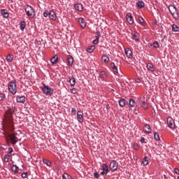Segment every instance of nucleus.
Wrapping results in <instances>:
<instances>
[{
	"label": "nucleus",
	"mask_w": 179,
	"mask_h": 179,
	"mask_svg": "<svg viewBox=\"0 0 179 179\" xmlns=\"http://www.w3.org/2000/svg\"><path fill=\"white\" fill-rule=\"evenodd\" d=\"M13 110L12 108H8L5 113V120L6 122V127L8 131L13 132L15 131L14 124H13Z\"/></svg>",
	"instance_id": "1"
},
{
	"label": "nucleus",
	"mask_w": 179,
	"mask_h": 179,
	"mask_svg": "<svg viewBox=\"0 0 179 179\" xmlns=\"http://www.w3.org/2000/svg\"><path fill=\"white\" fill-rule=\"evenodd\" d=\"M8 90L13 95L17 94V87L16 80H12V81H9V83H8Z\"/></svg>",
	"instance_id": "2"
},
{
	"label": "nucleus",
	"mask_w": 179,
	"mask_h": 179,
	"mask_svg": "<svg viewBox=\"0 0 179 179\" xmlns=\"http://www.w3.org/2000/svg\"><path fill=\"white\" fill-rule=\"evenodd\" d=\"M170 14L173 17L175 20H179V12L178 9H177V7L173 4H170L168 8Z\"/></svg>",
	"instance_id": "3"
},
{
	"label": "nucleus",
	"mask_w": 179,
	"mask_h": 179,
	"mask_svg": "<svg viewBox=\"0 0 179 179\" xmlns=\"http://www.w3.org/2000/svg\"><path fill=\"white\" fill-rule=\"evenodd\" d=\"M3 135L7 142L9 141H11L12 145H15L18 143V138L15 134H7L6 135L5 133H3Z\"/></svg>",
	"instance_id": "4"
},
{
	"label": "nucleus",
	"mask_w": 179,
	"mask_h": 179,
	"mask_svg": "<svg viewBox=\"0 0 179 179\" xmlns=\"http://www.w3.org/2000/svg\"><path fill=\"white\" fill-rule=\"evenodd\" d=\"M24 11L28 17L33 19L36 16V12L34 7L29 4L26 5L24 7Z\"/></svg>",
	"instance_id": "5"
},
{
	"label": "nucleus",
	"mask_w": 179,
	"mask_h": 179,
	"mask_svg": "<svg viewBox=\"0 0 179 179\" xmlns=\"http://www.w3.org/2000/svg\"><path fill=\"white\" fill-rule=\"evenodd\" d=\"M42 86L41 87V90L43 92L46 96H52L54 94V89L51 88L50 87L46 85L44 83H42Z\"/></svg>",
	"instance_id": "6"
},
{
	"label": "nucleus",
	"mask_w": 179,
	"mask_h": 179,
	"mask_svg": "<svg viewBox=\"0 0 179 179\" xmlns=\"http://www.w3.org/2000/svg\"><path fill=\"white\" fill-rule=\"evenodd\" d=\"M167 124L169 128L173 131L177 128V127H176V122H174V120L171 117L167 118Z\"/></svg>",
	"instance_id": "7"
},
{
	"label": "nucleus",
	"mask_w": 179,
	"mask_h": 179,
	"mask_svg": "<svg viewBox=\"0 0 179 179\" xmlns=\"http://www.w3.org/2000/svg\"><path fill=\"white\" fill-rule=\"evenodd\" d=\"M119 166L118 162H116L115 160H113V162H110V169L112 171H115L117 170Z\"/></svg>",
	"instance_id": "8"
},
{
	"label": "nucleus",
	"mask_w": 179,
	"mask_h": 179,
	"mask_svg": "<svg viewBox=\"0 0 179 179\" xmlns=\"http://www.w3.org/2000/svg\"><path fill=\"white\" fill-rule=\"evenodd\" d=\"M9 166H10L11 171L14 174L21 173V172H20L21 170L17 165L10 164Z\"/></svg>",
	"instance_id": "9"
},
{
	"label": "nucleus",
	"mask_w": 179,
	"mask_h": 179,
	"mask_svg": "<svg viewBox=\"0 0 179 179\" xmlns=\"http://www.w3.org/2000/svg\"><path fill=\"white\" fill-rule=\"evenodd\" d=\"M99 78L101 81H106L108 78V74L106 71H100Z\"/></svg>",
	"instance_id": "10"
},
{
	"label": "nucleus",
	"mask_w": 179,
	"mask_h": 179,
	"mask_svg": "<svg viewBox=\"0 0 179 179\" xmlns=\"http://www.w3.org/2000/svg\"><path fill=\"white\" fill-rule=\"evenodd\" d=\"M126 20L129 24H133L134 23V18L132 14H127Z\"/></svg>",
	"instance_id": "11"
},
{
	"label": "nucleus",
	"mask_w": 179,
	"mask_h": 179,
	"mask_svg": "<svg viewBox=\"0 0 179 179\" xmlns=\"http://www.w3.org/2000/svg\"><path fill=\"white\" fill-rule=\"evenodd\" d=\"M67 65L69 66H73V64H74V58L73 57V56H71V55H68L67 56Z\"/></svg>",
	"instance_id": "12"
},
{
	"label": "nucleus",
	"mask_w": 179,
	"mask_h": 179,
	"mask_svg": "<svg viewBox=\"0 0 179 179\" xmlns=\"http://www.w3.org/2000/svg\"><path fill=\"white\" fill-rule=\"evenodd\" d=\"M77 120L80 123H83L84 117H83V113L82 111H78V113H77Z\"/></svg>",
	"instance_id": "13"
},
{
	"label": "nucleus",
	"mask_w": 179,
	"mask_h": 179,
	"mask_svg": "<svg viewBox=\"0 0 179 179\" xmlns=\"http://www.w3.org/2000/svg\"><path fill=\"white\" fill-rule=\"evenodd\" d=\"M49 18L54 21L57 20V14L53 10L49 11Z\"/></svg>",
	"instance_id": "14"
},
{
	"label": "nucleus",
	"mask_w": 179,
	"mask_h": 179,
	"mask_svg": "<svg viewBox=\"0 0 179 179\" xmlns=\"http://www.w3.org/2000/svg\"><path fill=\"white\" fill-rule=\"evenodd\" d=\"M74 8L76 10L82 12L84 9V6L81 3H76L74 5Z\"/></svg>",
	"instance_id": "15"
},
{
	"label": "nucleus",
	"mask_w": 179,
	"mask_h": 179,
	"mask_svg": "<svg viewBox=\"0 0 179 179\" xmlns=\"http://www.w3.org/2000/svg\"><path fill=\"white\" fill-rule=\"evenodd\" d=\"M101 168H102L103 171L101 172V175L103 176L105 174L108 173L109 169H108V166L106 164H103Z\"/></svg>",
	"instance_id": "16"
},
{
	"label": "nucleus",
	"mask_w": 179,
	"mask_h": 179,
	"mask_svg": "<svg viewBox=\"0 0 179 179\" xmlns=\"http://www.w3.org/2000/svg\"><path fill=\"white\" fill-rule=\"evenodd\" d=\"M124 52L127 58L131 59L133 57V52L129 49V48H127Z\"/></svg>",
	"instance_id": "17"
},
{
	"label": "nucleus",
	"mask_w": 179,
	"mask_h": 179,
	"mask_svg": "<svg viewBox=\"0 0 179 179\" xmlns=\"http://www.w3.org/2000/svg\"><path fill=\"white\" fill-rule=\"evenodd\" d=\"M1 15L3 18H8V17H9V13L7 11L6 9L2 8V9L1 10Z\"/></svg>",
	"instance_id": "18"
},
{
	"label": "nucleus",
	"mask_w": 179,
	"mask_h": 179,
	"mask_svg": "<svg viewBox=\"0 0 179 179\" xmlns=\"http://www.w3.org/2000/svg\"><path fill=\"white\" fill-rule=\"evenodd\" d=\"M110 67L114 74H118V67L115 63H110Z\"/></svg>",
	"instance_id": "19"
},
{
	"label": "nucleus",
	"mask_w": 179,
	"mask_h": 179,
	"mask_svg": "<svg viewBox=\"0 0 179 179\" xmlns=\"http://www.w3.org/2000/svg\"><path fill=\"white\" fill-rule=\"evenodd\" d=\"M78 23L81 28H85L87 25L86 21L84 20V18H78Z\"/></svg>",
	"instance_id": "20"
},
{
	"label": "nucleus",
	"mask_w": 179,
	"mask_h": 179,
	"mask_svg": "<svg viewBox=\"0 0 179 179\" xmlns=\"http://www.w3.org/2000/svg\"><path fill=\"white\" fill-rule=\"evenodd\" d=\"M136 6L138 8L142 9L145 6V2L143 0H138L136 2Z\"/></svg>",
	"instance_id": "21"
},
{
	"label": "nucleus",
	"mask_w": 179,
	"mask_h": 179,
	"mask_svg": "<svg viewBox=\"0 0 179 179\" xmlns=\"http://www.w3.org/2000/svg\"><path fill=\"white\" fill-rule=\"evenodd\" d=\"M131 36L134 38L135 41H139L140 34L138 32H132Z\"/></svg>",
	"instance_id": "22"
},
{
	"label": "nucleus",
	"mask_w": 179,
	"mask_h": 179,
	"mask_svg": "<svg viewBox=\"0 0 179 179\" xmlns=\"http://www.w3.org/2000/svg\"><path fill=\"white\" fill-rule=\"evenodd\" d=\"M16 101L18 103H24L25 101H26V98H25V96H18L16 97Z\"/></svg>",
	"instance_id": "23"
},
{
	"label": "nucleus",
	"mask_w": 179,
	"mask_h": 179,
	"mask_svg": "<svg viewBox=\"0 0 179 179\" xmlns=\"http://www.w3.org/2000/svg\"><path fill=\"white\" fill-rule=\"evenodd\" d=\"M146 67L149 71H150V72L155 71V66H153V64H152V63H148Z\"/></svg>",
	"instance_id": "24"
},
{
	"label": "nucleus",
	"mask_w": 179,
	"mask_h": 179,
	"mask_svg": "<svg viewBox=\"0 0 179 179\" xmlns=\"http://www.w3.org/2000/svg\"><path fill=\"white\" fill-rule=\"evenodd\" d=\"M58 56L57 55H55V56H53V57L51 58L50 59V62L52 64H56L57 62H58Z\"/></svg>",
	"instance_id": "25"
},
{
	"label": "nucleus",
	"mask_w": 179,
	"mask_h": 179,
	"mask_svg": "<svg viewBox=\"0 0 179 179\" xmlns=\"http://www.w3.org/2000/svg\"><path fill=\"white\" fill-rule=\"evenodd\" d=\"M145 133H147V134H150V133H152V128L150 127V125H149V124H145Z\"/></svg>",
	"instance_id": "26"
},
{
	"label": "nucleus",
	"mask_w": 179,
	"mask_h": 179,
	"mask_svg": "<svg viewBox=\"0 0 179 179\" xmlns=\"http://www.w3.org/2000/svg\"><path fill=\"white\" fill-rule=\"evenodd\" d=\"M69 83L71 87H73L76 84V80L75 77H71V78L69 79Z\"/></svg>",
	"instance_id": "27"
},
{
	"label": "nucleus",
	"mask_w": 179,
	"mask_h": 179,
	"mask_svg": "<svg viewBox=\"0 0 179 179\" xmlns=\"http://www.w3.org/2000/svg\"><path fill=\"white\" fill-rule=\"evenodd\" d=\"M96 49V46L92 45V46H89L87 48V52L89 53H92Z\"/></svg>",
	"instance_id": "28"
},
{
	"label": "nucleus",
	"mask_w": 179,
	"mask_h": 179,
	"mask_svg": "<svg viewBox=\"0 0 179 179\" xmlns=\"http://www.w3.org/2000/svg\"><path fill=\"white\" fill-rule=\"evenodd\" d=\"M101 59L104 63H108L110 61V57L107 55H103Z\"/></svg>",
	"instance_id": "29"
},
{
	"label": "nucleus",
	"mask_w": 179,
	"mask_h": 179,
	"mask_svg": "<svg viewBox=\"0 0 179 179\" xmlns=\"http://www.w3.org/2000/svg\"><path fill=\"white\" fill-rule=\"evenodd\" d=\"M25 27H26V22H25V21H21V22L20 24V29L21 31H24Z\"/></svg>",
	"instance_id": "30"
},
{
	"label": "nucleus",
	"mask_w": 179,
	"mask_h": 179,
	"mask_svg": "<svg viewBox=\"0 0 179 179\" xmlns=\"http://www.w3.org/2000/svg\"><path fill=\"white\" fill-rule=\"evenodd\" d=\"M172 31L173 32H179V27L176 24H173L172 25Z\"/></svg>",
	"instance_id": "31"
},
{
	"label": "nucleus",
	"mask_w": 179,
	"mask_h": 179,
	"mask_svg": "<svg viewBox=\"0 0 179 179\" xmlns=\"http://www.w3.org/2000/svg\"><path fill=\"white\" fill-rule=\"evenodd\" d=\"M142 164L143 166H147L149 164V158L148 157H145L143 159Z\"/></svg>",
	"instance_id": "32"
},
{
	"label": "nucleus",
	"mask_w": 179,
	"mask_h": 179,
	"mask_svg": "<svg viewBox=\"0 0 179 179\" xmlns=\"http://www.w3.org/2000/svg\"><path fill=\"white\" fill-rule=\"evenodd\" d=\"M6 61L8 62H12L13 61V55H10V54H8L7 56H6Z\"/></svg>",
	"instance_id": "33"
},
{
	"label": "nucleus",
	"mask_w": 179,
	"mask_h": 179,
	"mask_svg": "<svg viewBox=\"0 0 179 179\" xmlns=\"http://www.w3.org/2000/svg\"><path fill=\"white\" fill-rule=\"evenodd\" d=\"M119 105L120 107H124L126 105V100L124 99L119 100Z\"/></svg>",
	"instance_id": "34"
},
{
	"label": "nucleus",
	"mask_w": 179,
	"mask_h": 179,
	"mask_svg": "<svg viewBox=\"0 0 179 179\" xmlns=\"http://www.w3.org/2000/svg\"><path fill=\"white\" fill-rule=\"evenodd\" d=\"M138 21L141 25H142L143 27H145V20L144 18H143V17H138Z\"/></svg>",
	"instance_id": "35"
},
{
	"label": "nucleus",
	"mask_w": 179,
	"mask_h": 179,
	"mask_svg": "<svg viewBox=\"0 0 179 179\" xmlns=\"http://www.w3.org/2000/svg\"><path fill=\"white\" fill-rule=\"evenodd\" d=\"M62 179H73V178L68 173H64L62 176Z\"/></svg>",
	"instance_id": "36"
},
{
	"label": "nucleus",
	"mask_w": 179,
	"mask_h": 179,
	"mask_svg": "<svg viewBox=\"0 0 179 179\" xmlns=\"http://www.w3.org/2000/svg\"><path fill=\"white\" fill-rule=\"evenodd\" d=\"M154 139L157 141H160V136L159 135V134L154 132Z\"/></svg>",
	"instance_id": "37"
},
{
	"label": "nucleus",
	"mask_w": 179,
	"mask_h": 179,
	"mask_svg": "<svg viewBox=\"0 0 179 179\" xmlns=\"http://www.w3.org/2000/svg\"><path fill=\"white\" fill-rule=\"evenodd\" d=\"M129 106L131 107H135L136 106V102L134 99H130L129 101Z\"/></svg>",
	"instance_id": "38"
},
{
	"label": "nucleus",
	"mask_w": 179,
	"mask_h": 179,
	"mask_svg": "<svg viewBox=\"0 0 179 179\" xmlns=\"http://www.w3.org/2000/svg\"><path fill=\"white\" fill-rule=\"evenodd\" d=\"M152 46L155 48H159V47H160V45L159 44V42H157V41H155V42H153L152 43Z\"/></svg>",
	"instance_id": "39"
},
{
	"label": "nucleus",
	"mask_w": 179,
	"mask_h": 179,
	"mask_svg": "<svg viewBox=\"0 0 179 179\" xmlns=\"http://www.w3.org/2000/svg\"><path fill=\"white\" fill-rule=\"evenodd\" d=\"M141 106L144 109H148V105L145 101H143L142 103H141Z\"/></svg>",
	"instance_id": "40"
},
{
	"label": "nucleus",
	"mask_w": 179,
	"mask_h": 179,
	"mask_svg": "<svg viewBox=\"0 0 179 179\" xmlns=\"http://www.w3.org/2000/svg\"><path fill=\"white\" fill-rule=\"evenodd\" d=\"M43 15L44 17H48L49 16V12L48 10H45L43 13Z\"/></svg>",
	"instance_id": "41"
},
{
	"label": "nucleus",
	"mask_w": 179,
	"mask_h": 179,
	"mask_svg": "<svg viewBox=\"0 0 179 179\" xmlns=\"http://www.w3.org/2000/svg\"><path fill=\"white\" fill-rule=\"evenodd\" d=\"M6 98V94L0 92V101H3Z\"/></svg>",
	"instance_id": "42"
},
{
	"label": "nucleus",
	"mask_w": 179,
	"mask_h": 179,
	"mask_svg": "<svg viewBox=\"0 0 179 179\" xmlns=\"http://www.w3.org/2000/svg\"><path fill=\"white\" fill-rule=\"evenodd\" d=\"M43 162L48 166H50L52 164V163L50 162H49L48 159H43Z\"/></svg>",
	"instance_id": "43"
},
{
	"label": "nucleus",
	"mask_w": 179,
	"mask_h": 179,
	"mask_svg": "<svg viewBox=\"0 0 179 179\" xmlns=\"http://www.w3.org/2000/svg\"><path fill=\"white\" fill-rule=\"evenodd\" d=\"M94 178H96V179H99L100 178V174L99 172H94Z\"/></svg>",
	"instance_id": "44"
},
{
	"label": "nucleus",
	"mask_w": 179,
	"mask_h": 179,
	"mask_svg": "<svg viewBox=\"0 0 179 179\" xmlns=\"http://www.w3.org/2000/svg\"><path fill=\"white\" fill-rule=\"evenodd\" d=\"M27 176H28L27 173L23 172V173L21 174V177H22V178H27Z\"/></svg>",
	"instance_id": "45"
},
{
	"label": "nucleus",
	"mask_w": 179,
	"mask_h": 179,
	"mask_svg": "<svg viewBox=\"0 0 179 179\" xmlns=\"http://www.w3.org/2000/svg\"><path fill=\"white\" fill-rule=\"evenodd\" d=\"M71 93L73 94H77V90L76 88H73L71 90Z\"/></svg>",
	"instance_id": "46"
},
{
	"label": "nucleus",
	"mask_w": 179,
	"mask_h": 179,
	"mask_svg": "<svg viewBox=\"0 0 179 179\" xmlns=\"http://www.w3.org/2000/svg\"><path fill=\"white\" fill-rule=\"evenodd\" d=\"M9 159H10V157L6 156V155L4 156V162H8Z\"/></svg>",
	"instance_id": "47"
},
{
	"label": "nucleus",
	"mask_w": 179,
	"mask_h": 179,
	"mask_svg": "<svg viewBox=\"0 0 179 179\" xmlns=\"http://www.w3.org/2000/svg\"><path fill=\"white\" fill-rule=\"evenodd\" d=\"M134 149L136 150H139V146L137 143H135L134 145Z\"/></svg>",
	"instance_id": "48"
},
{
	"label": "nucleus",
	"mask_w": 179,
	"mask_h": 179,
	"mask_svg": "<svg viewBox=\"0 0 179 179\" xmlns=\"http://www.w3.org/2000/svg\"><path fill=\"white\" fill-rule=\"evenodd\" d=\"M76 113H77L76 109L75 108H73L71 109V113H72L73 115H76Z\"/></svg>",
	"instance_id": "49"
},
{
	"label": "nucleus",
	"mask_w": 179,
	"mask_h": 179,
	"mask_svg": "<svg viewBox=\"0 0 179 179\" xmlns=\"http://www.w3.org/2000/svg\"><path fill=\"white\" fill-rule=\"evenodd\" d=\"M145 141H146L145 138L144 137H143L141 138L140 141L141 143H146Z\"/></svg>",
	"instance_id": "50"
},
{
	"label": "nucleus",
	"mask_w": 179,
	"mask_h": 179,
	"mask_svg": "<svg viewBox=\"0 0 179 179\" xmlns=\"http://www.w3.org/2000/svg\"><path fill=\"white\" fill-rule=\"evenodd\" d=\"M99 42H98V41L96 39H94V41H92V43L94 45H96V44H99Z\"/></svg>",
	"instance_id": "51"
},
{
	"label": "nucleus",
	"mask_w": 179,
	"mask_h": 179,
	"mask_svg": "<svg viewBox=\"0 0 179 179\" xmlns=\"http://www.w3.org/2000/svg\"><path fill=\"white\" fill-rule=\"evenodd\" d=\"M96 35L99 37H101V32H100V31H96Z\"/></svg>",
	"instance_id": "52"
},
{
	"label": "nucleus",
	"mask_w": 179,
	"mask_h": 179,
	"mask_svg": "<svg viewBox=\"0 0 179 179\" xmlns=\"http://www.w3.org/2000/svg\"><path fill=\"white\" fill-rule=\"evenodd\" d=\"M174 173L177 175H179V170L178 169H174Z\"/></svg>",
	"instance_id": "53"
},
{
	"label": "nucleus",
	"mask_w": 179,
	"mask_h": 179,
	"mask_svg": "<svg viewBox=\"0 0 179 179\" xmlns=\"http://www.w3.org/2000/svg\"><path fill=\"white\" fill-rule=\"evenodd\" d=\"M136 82L137 83H141V78H136Z\"/></svg>",
	"instance_id": "54"
},
{
	"label": "nucleus",
	"mask_w": 179,
	"mask_h": 179,
	"mask_svg": "<svg viewBox=\"0 0 179 179\" xmlns=\"http://www.w3.org/2000/svg\"><path fill=\"white\" fill-rule=\"evenodd\" d=\"M8 152L12 153L13 152V149L12 148H8Z\"/></svg>",
	"instance_id": "55"
},
{
	"label": "nucleus",
	"mask_w": 179,
	"mask_h": 179,
	"mask_svg": "<svg viewBox=\"0 0 179 179\" xmlns=\"http://www.w3.org/2000/svg\"><path fill=\"white\" fill-rule=\"evenodd\" d=\"M100 36H95V40H96L98 42H99Z\"/></svg>",
	"instance_id": "56"
},
{
	"label": "nucleus",
	"mask_w": 179,
	"mask_h": 179,
	"mask_svg": "<svg viewBox=\"0 0 179 179\" xmlns=\"http://www.w3.org/2000/svg\"><path fill=\"white\" fill-rule=\"evenodd\" d=\"M6 156H8L9 157H10L12 156V153L11 152H8V154L6 155Z\"/></svg>",
	"instance_id": "57"
},
{
	"label": "nucleus",
	"mask_w": 179,
	"mask_h": 179,
	"mask_svg": "<svg viewBox=\"0 0 179 179\" xmlns=\"http://www.w3.org/2000/svg\"><path fill=\"white\" fill-rule=\"evenodd\" d=\"M106 110H109L110 109V105L109 104L106 105Z\"/></svg>",
	"instance_id": "58"
},
{
	"label": "nucleus",
	"mask_w": 179,
	"mask_h": 179,
	"mask_svg": "<svg viewBox=\"0 0 179 179\" xmlns=\"http://www.w3.org/2000/svg\"><path fill=\"white\" fill-rule=\"evenodd\" d=\"M177 179H179V176L178 177V178Z\"/></svg>",
	"instance_id": "59"
}]
</instances>
